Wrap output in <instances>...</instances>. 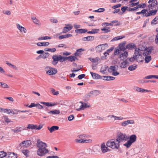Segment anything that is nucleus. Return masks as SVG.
I'll use <instances>...</instances> for the list:
<instances>
[{"label": "nucleus", "mask_w": 158, "mask_h": 158, "mask_svg": "<svg viewBox=\"0 0 158 158\" xmlns=\"http://www.w3.org/2000/svg\"><path fill=\"white\" fill-rule=\"evenodd\" d=\"M129 139V136H127L125 134H123L120 132L118 133L117 136L116 143L114 139H112L110 141H108L106 144L107 147H110L113 149H118L119 147V143L120 142L123 141H127Z\"/></svg>", "instance_id": "1"}, {"label": "nucleus", "mask_w": 158, "mask_h": 158, "mask_svg": "<svg viewBox=\"0 0 158 158\" xmlns=\"http://www.w3.org/2000/svg\"><path fill=\"white\" fill-rule=\"evenodd\" d=\"M137 137L135 135H131L129 137V140H128L127 143L123 144V145L126 147L127 148H129L132 143L135 142L136 140Z\"/></svg>", "instance_id": "2"}, {"label": "nucleus", "mask_w": 158, "mask_h": 158, "mask_svg": "<svg viewBox=\"0 0 158 158\" xmlns=\"http://www.w3.org/2000/svg\"><path fill=\"white\" fill-rule=\"evenodd\" d=\"M48 152V150L46 148H40L38 149L37 151V154L40 156H43Z\"/></svg>", "instance_id": "3"}, {"label": "nucleus", "mask_w": 158, "mask_h": 158, "mask_svg": "<svg viewBox=\"0 0 158 158\" xmlns=\"http://www.w3.org/2000/svg\"><path fill=\"white\" fill-rule=\"evenodd\" d=\"M153 49V47L152 46H150L148 48L146 47L144 48V50H143L142 51L144 52L142 53L144 56H148L151 53Z\"/></svg>", "instance_id": "4"}, {"label": "nucleus", "mask_w": 158, "mask_h": 158, "mask_svg": "<svg viewBox=\"0 0 158 158\" xmlns=\"http://www.w3.org/2000/svg\"><path fill=\"white\" fill-rule=\"evenodd\" d=\"M36 145L39 148H46L47 147V144L41 141L40 139L37 140Z\"/></svg>", "instance_id": "5"}, {"label": "nucleus", "mask_w": 158, "mask_h": 158, "mask_svg": "<svg viewBox=\"0 0 158 158\" xmlns=\"http://www.w3.org/2000/svg\"><path fill=\"white\" fill-rule=\"evenodd\" d=\"M80 102L81 103V105L80 106L79 108L76 109L77 111H78L81 110H84L86 108L90 107V105H88L86 103L83 102L81 101Z\"/></svg>", "instance_id": "6"}, {"label": "nucleus", "mask_w": 158, "mask_h": 158, "mask_svg": "<svg viewBox=\"0 0 158 158\" xmlns=\"http://www.w3.org/2000/svg\"><path fill=\"white\" fill-rule=\"evenodd\" d=\"M49 69L46 72V73L50 75H53L57 73V70L56 69L51 67H48Z\"/></svg>", "instance_id": "7"}, {"label": "nucleus", "mask_w": 158, "mask_h": 158, "mask_svg": "<svg viewBox=\"0 0 158 158\" xmlns=\"http://www.w3.org/2000/svg\"><path fill=\"white\" fill-rule=\"evenodd\" d=\"M124 52L120 54L118 56V58L122 60L126 59L128 55V52L126 51H123Z\"/></svg>", "instance_id": "8"}, {"label": "nucleus", "mask_w": 158, "mask_h": 158, "mask_svg": "<svg viewBox=\"0 0 158 158\" xmlns=\"http://www.w3.org/2000/svg\"><path fill=\"white\" fill-rule=\"evenodd\" d=\"M31 144V141L30 140H27L22 142L19 145L21 147H24L27 148Z\"/></svg>", "instance_id": "9"}, {"label": "nucleus", "mask_w": 158, "mask_h": 158, "mask_svg": "<svg viewBox=\"0 0 158 158\" xmlns=\"http://www.w3.org/2000/svg\"><path fill=\"white\" fill-rule=\"evenodd\" d=\"M60 55H55L52 56L53 60L52 61V63L53 64L55 65L57 64L59 60V58L60 57Z\"/></svg>", "instance_id": "10"}, {"label": "nucleus", "mask_w": 158, "mask_h": 158, "mask_svg": "<svg viewBox=\"0 0 158 158\" xmlns=\"http://www.w3.org/2000/svg\"><path fill=\"white\" fill-rule=\"evenodd\" d=\"M104 46L108 47V44L106 43L105 44H100L96 47V50L97 52H101L102 50H104Z\"/></svg>", "instance_id": "11"}, {"label": "nucleus", "mask_w": 158, "mask_h": 158, "mask_svg": "<svg viewBox=\"0 0 158 158\" xmlns=\"http://www.w3.org/2000/svg\"><path fill=\"white\" fill-rule=\"evenodd\" d=\"M126 44V41H124L120 44L118 45V49L120 51H124L126 50V46L125 45Z\"/></svg>", "instance_id": "12"}, {"label": "nucleus", "mask_w": 158, "mask_h": 158, "mask_svg": "<svg viewBox=\"0 0 158 158\" xmlns=\"http://www.w3.org/2000/svg\"><path fill=\"white\" fill-rule=\"evenodd\" d=\"M140 51L141 50L139 48L138 49L136 48L135 50V52H134V56L135 58L139 59V57L142 56Z\"/></svg>", "instance_id": "13"}, {"label": "nucleus", "mask_w": 158, "mask_h": 158, "mask_svg": "<svg viewBox=\"0 0 158 158\" xmlns=\"http://www.w3.org/2000/svg\"><path fill=\"white\" fill-rule=\"evenodd\" d=\"M127 60H128L129 62H133L135 61V60L138 62H143L142 59L141 60H139V59L135 58L134 56L131 57V58H127Z\"/></svg>", "instance_id": "14"}, {"label": "nucleus", "mask_w": 158, "mask_h": 158, "mask_svg": "<svg viewBox=\"0 0 158 158\" xmlns=\"http://www.w3.org/2000/svg\"><path fill=\"white\" fill-rule=\"evenodd\" d=\"M135 90L137 92H139L141 93H143L144 92H152V91L151 90H148L145 89H144L138 87H136L135 88Z\"/></svg>", "instance_id": "15"}, {"label": "nucleus", "mask_w": 158, "mask_h": 158, "mask_svg": "<svg viewBox=\"0 0 158 158\" xmlns=\"http://www.w3.org/2000/svg\"><path fill=\"white\" fill-rule=\"evenodd\" d=\"M73 26H70L69 27H64L63 28L62 32L60 33V34H61L63 33L68 32L69 31L71 30L73 28Z\"/></svg>", "instance_id": "16"}, {"label": "nucleus", "mask_w": 158, "mask_h": 158, "mask_svg": "<svg viewBox=\"0 0 158 158\" xmlns=\"http://www.w3.org/2000/svg\"><path fill=\"white\" fill-rule=\"evenodd\" d=\"M90 73L93 79H98L102 78V77L98 74L94 73L92 72H90Z\"/></svg>", "instance_id": "17"}, {"label": "nucleus", "mask_w": 158, "mask_h": 158, "mask_svg": "<svg viewBox=\"0 0 158 158\" xmlns=\"http://www.w3.org/2000/svg\"><path fill=\"white\" fill-rule=\"evenodd\" d=\"M134 123L133 120H127L121 123V125L123 127H125L129 124H132Z\"/></svg>", "instance_id": "18"}, {"label": "nucleus", "mask_w": 158, "mask_h": 158, "mask_svg": "<svg viewBox=\"0 0 158 158\" xmlns=\"http://www.w3.org/2000/svg\"><path fill=\"white\" fill-rule=\"evenodd\" d=\"M157 11V10H150L148 14H146L144 15L145 17H148L151 15H156Z\"/></svg>", "instance_id": "19"}, {"label": "nucleus", "mask_w": 158, "mask_h": 158, "mask_svg": "<svg viewBox=\"0 0 158 158\" xmlns=\"http://www.w3.org/2000/svg\"><path fill=\"white\" fill-rule=\"evenodd\" d=\"M102 78L104 80L107 81L110 80H113L115 79V77L110 76H102Z\"/></svg>", "instance_id": "20"}, {"label": "nucleus", "mask_w": 158, "mask_h": 158, "mask_svg": "<svg viewBox=\"0 0 158 158\" xmlns=\"http://www.w3.org/2000/svg\"><path fill=\"white\" fill-rule=\"evenodd\" d=\"M136 47L135 44L132 43H129L126 45V49H127L129 50H132L134 48Z\"/></svg>", "instance_id": "21"}, {"label": "nucleus", "mask_w": 158, "mask_h": 158, "mask_svg": "<svg viewBox=\"0 0 158 158\" xmlns=\"http://www.w3.org/2000/svg\"><path fill=\"white\" fill-rule=\"evenodd\" d=\"M50 133H52L54 131L58 130L59 127L57 126H52L51 127H47Z\"/></svg>", "instance_id": "22"}, {"label": "nucleus", "mask_w": 158, "mask_h": 158, "mask_svg": "<svg viewBox=\"0 0 158 158\" xmlns=\"http://www.w3.org/2000/svg\"><path fill=\"white\" fill-rule=\"evenodd\" d=\"M16 26L18 29L21 32L23 31L24 33H26V32L27 30L25 27L21 26L18 23H17L16 24Z\"/></svg>", "instance_id": "23"}, {"label": "nucleus", "mask_w": 158, "mask_h": 158, "mask_svg": "<svg viewBox=\"0 0 158 158\" xmlns=\"http://www.w3.org/2000/svg\"><path fill=\"white\" fill-rule=\"evenodd\" d=\"M87 31V30L86 29H77L75 30V32L76 33L79 34H82L85 33Z\"/></svg>", "instance_id": "24"}, {"label": "nucleus", "mask_w": 158, "mask_h": 158, "mask_svg": "<svg viewBox=\"0 0 158 158\" xmlns=\"http://www.w3.org/2000/svg\"><path fill=\"white\" fill-rule=\"evenodd\" d=\"M85 51V49L82 48H81L77 50L76 52L74 54L75 56H78L81 55V52Z\"/></svg>", "instance_id": "25"}, {"label": "nucleus", "mask_w": 158, "mask_h": 158, "mask_svg": "<svg viewBox=\"0 0 158 158\" xmlns=\"http://www.w3.org/2000/svg\"><path fill=\"white\" fill-rule=\"evenodd\" d=\"M94 36H88L86 37L83 38L82 40L84 41L93 40H94Z\"/></svg>", "instance_id": "26"}, {"label": "nucleus", "mask_w": 158, "mask_h": 158, "mask_svg": "<svg viewBox=\"0 0 158 158\" xmlns=\"http://www.w3.org/2000/svg\"><path fill=\"white\" fill-rule=\"evenodd\" d=\"M72 35L71 34H67L65 35H61L59 36V40H61L63 39H65L72 36Z\"/></svg>", "instance_id": "27"}, {"label": "nucleus", "mask_w": 158, "mask_h": 158, "mask_svg": "<svg viewBox=\"0 0 158 158\" xmlns=\"http://www.w3.org/2000/svg\"><path fill=\"white\" fill-rule=\"evenodd\" d=\"M100 93V91L97 90H93L90 92V94H91L92 96H96L98 95Z\"/></svg>", "instance_id": "28"}, {"label": "nucleus", "mask_w": 158, "mask_h": 158, "mask_svg": "<svg viewBox=\"0 0 158 158\" xmlns=\"http://www.w3.org/2000/svg\"><path fill=\"white\" fill-rule=\"evenodd\" d=\"M40 103L41 104H42L44 105H45L46 106H54L56 105V103H54L52 104L50 102H40Z\"/></svg>", "instance_id": "29"}, {"label": "nucleus", "mask_w": 158, "mask_h": 158, "mask_svg": "<svg viewBox=\"0 0 158 158\" xmlns=\"http://www.w3.org/2000/svg\"><path fill=\"white\" fill-rule=\"evenodd\" d=\"M40 103L41 104H42L44 105H45L46 106H54L56 105V103H54L52 104L50 102H40Z\"/></svg>", "instance_id": "30"}, {"label": "nucleus", "mask_w": 158, "mask_h": 158, "mask_svg": "<svg viewBox=\"0 0 158 158\" xmlns=\"http://www.w3.org/2000/svg\"><path fill=\"white\" fill-rule=\"evenodd\" d=\"M108 148L106 147L104 143H103L101 145V149L102 150V152L103 153H105L107 152V150Z\"/></svg>", "instance_id": "31"}, {"label": "nucleus", "mask_w": 158, "mask_h": 158, "mask_svg": "<svg viewBox=\"0 0 158 158\" xmlns=\"http://www.w3.org/2000/svg\"><path fill=\"white\" fill-rule=\"evenodd\" d=\"M37 44L39 46H48L49 44V43L48 42H38L37 43Z\"/></svg>", "instance_id": "32"}, {"label": "nucleus", "mask_w": 158, "mask_h": 158, "mask_svg": "<svg viewBox=\"0 0 158 158\" xmlns=\"http://www.w3.org/2000/svg\"><path fill=\"white\" fill-rule=\"evenodd\" d=\"M67 59H68L71 62L75 61V59L78 60V59L76 57L73 56H70L68 57H67Z\"/></svg>", "instance_id": "33"}, {"label": "nucleus", "mask_w": 158, "mask_h": 158, "mask_svg": "<svg viewBox=\"0 0 158 158\" xmlns=\"http://www.w3.org/2000/svg\"><path fill=\"white\" fill-rule=\"evenodd\" d=\"M36 127H37V125H34L33 124H29L28 125L27 128L29 129L33 130L36 129Z\"/></svg>", "instance_id": "34"}, {"label": "nucleus", "mask_w": 158, "mask_h": 158, "mask_svg": "<svg viewBox=\"0 0 158 158\" xmlns=\"http://www.w3.org/2000/svg\"><path fill=\"white\" fill-rule=\"evenodd\" d=\"M137 68V65L136 64H133L130 65L128 68V69L130 71L135 70Z\"/></svg>", "instance_id": "35"}, {"label": "nucleus", "mask_w": 158, "mask_h": 158, "mask_svg": "<svg viewBox=\"0 0 158 158\" xmlns=\"http://www.w3.org/2000/svg\"><path fill=\"white\" fill-rule=\"evenodd\" d=\"M16 129H12L11 130L12 131L14 132V133H18L19 132H21L22 130H23V129L21 127H17L16 128Z\"/></svg>", "instance_id": "36"}, {"label": "nucleus", "mask_w": 158, "mask_h": 158, "mask_svg": "<svg viewBox=\"0 0 158 158\" xmlns=\"http://www.w3.org/2000/svg\"><path fill=\"white\" fill-rule=\"evenodd\" d=\"M50 114H59L60 113L59 110H51L48 112Z\"/></svg>", "instance_id": "37"}, {"label": "nucleus", "mask_w": 158, "mask_h": 158, "mask_svg": "<svg viewBox=\"0 0 158 158\" xmlns=\"http://www.w3.org/2000/svg\"><path fill=\"white\" fill-rule=\"evenodd\" d=\"M99 31V30L98 29H93L92 31L87 32V33L89 34H95L97 33Z\"/></svg>", "instance_id": "38"}, {"label": "nucleus", "mask_w": 158, "mask_h": 158, "mask_svg": "<svg viewBox=\"0 0 158 158\" xmlns=\"http://www.w3.org/2000/svg\"><path fill=\"white\" fill-rule=\"evenodd\" d=\"M78 137L81 139V140L85 139V138H87L89 137V136L85 134H81L78 136Z\"/></svg>", "instance_id": "39"}, {"label": "nucleus", "mask_w": 158, "mask_h": 158, "mask_svg": "<svg viewBox=\"0 0 158 158\" xmlns=\"http://www.w3.org/2000/svg\"><path fill=\"white\" fill-rule=\"evenodd\" d=\"M109 27H104L103 28H102L101 29V30L102 31H105L104 32H103L104 33H107L108 32H110V31L111 30L110 29H109Z\"/></svg>", "instance_id": "40"}, {"label": "nucleus", "mask_w": 158, "mask_h": 158, "mask_svg": "<svg viewBox=\"0 0 158 158\" xmlns=\"http://www.w3.org/2000/svg\"><path fill=\"white\" fill-rule=\"evenodd\" d=\"M151 57L150 56H146L145 58V62L146 63H148L151 60Z\"/></svg>", "instance_id": "41"}, {"label": "nucleus", "mask_w": 158, "mask_h": 158, "mask_svg": "<svg viewBox=\"0 0 158 158\" xmlns=\"http://www.w3.org/2000/svg\"><path fill=\"white\" fill-rule=\"evenodd\" d=\"M44 50L46 51L51 52H53L56 51V49L55 48H46L44 49Z\"/></svg>", "instance_id": "42"}, {"label": "nucleus", "mask_w": 158, "mask_h": 158, "mask_svg": "<svg viewBox=\"0 0 158 158\" xmlns=\"http://www.w3.org/2000/svg\"><path fill=\"white\" fill-rule=\"evenodd\" d=\"M67 57L65 56H62L60 55V57H59V61L60 62H63L65 61H66L67 59Z\"/></svg>", "instance_id": "43"}, {"label": "nucleus", "mask_w": 158, "mask_h": 158, "mask_svg": "<svg viewBox=\"0 0 158 158\" xmlns=\"http://www.w3.org/2000/svg\"><path fill=\"white\" fill-rule=\"evenodd\" d=\"M146 6V4L145 3H141L140 4H138L136 6L137 9L138 8H144Z\"/></svg>", "instance_id": "44"}, {"label": "nucleus", "mask_w": 158, "mask_h": 158, "mask_svg": "<svg viewBox=\"0 0 158 158\" xmlns=\"http://www.w3.org/2000/svg\"><path fill=\"white\" fill-rule=\"evenodd\" d=\"M7 156V153L3 151L0 152V157L3 158Z\"/></svg>", "instance_id": "45"}, {"label": "nucleus", "mask_w": 158, "mask_h": 158, "mask_svg": "<svg viewBox=\"0 0 158 158\" xmlns=\"http://www.w3.org/2000/svg\"><path fill=\"white\" fill-rule=\"evenodd\" d=\"M23 153L26 156L28 157L29 156L28 154L29 152V151L27 150H23L22 151Z\"/></svg>", "instance_id": "46"}, {"label": "nucleus", "mask_w": 158, "mask_h": 158, "mask_svg": "<svg viewBox=\"0 0 158 158\" xmlns=\"http://www.w3.org/2000/svg\"><path fill=\"white\" fill-rule=\"evenodd\" d=\"M51 37L48 36H45L44 37L42 36L41 37H40L38 39V40H46L47 39H51Z\"/></svg>", "instance_id": "47"}, {"label": "nucleus", "mask_w": 158, "mask_h": 158, "mask_svg": "<svg viewBox=\"0 0 158 158\" xmlns=\"http://www.w3.org/2000/svg\"><path fill=\"white\" fill-rule=\"evenodd\" d=\"M112 117L113 118H114L115 120H123V118L122 117H121V116L117 117V116H116L114 115H113L112 116Z\"/></svg>", "instance_id": "48"}, {"label": "nucleus", "mask_w": 158, "mask_h": 158, "mask_svg": "<svg viewBox=\"0 0 158 158\" xmlns=\"http://www.w3.org/2000/svg\"><path fill=\"white\" fill-rule=\"evenodd\" d=\"M51 92L54 95H57L59 94V92L58 91L55 92V89L52 88H51Z\"/></svg>", "instance_id": "49"}, {"label": "nucleus", "mask_w": 158, "mask_h": 158, "mask_svg": "<svg viewBox=\"0 0 158 158\" xmlns=\"http://www.w3.org/2000/svg\"><path fill=\"white\" fill-rule=\"evenodd\" d=\"M110 70L111 71L114 72L116 71V67L115 66H110V68L109 69V70Z\"/></svg>", "instance_id": "50"}, {"label": "nucleus", "mask_w": 158, "mask_h": 158, "mask_svg": "<svg viewBox=\"0 0 158 158\" xmlns=\"http://www.w3.org/2000/svg\"><path fill=\"white\" fill-rule=\"evenodd\" d=\"M1 86L3 88H9V87L8 85L6 83L2 82L1 83Z\"/></svg>", "instance_id": "51"}, {"label": "nucleus", "mask_w": 158, "mask_h": 158, "mask_svg": "<svg viewBox=\"0 0 158 158\" xmlns=\"http://www.w3.org/2000/svg\"><path fill=\"white\" fill-rule=\"evenodd\" d=\"M158 4V2H156V3H152L151 4H150L148 6V7L149 8H150L151 7H154L155 6L157 5Z\"/></svg>", "instance_id": "52"}, {"label": "nucleus", "mask_w": 158, "mask_h": 158, "mask_svg": "<svg viewBox=\"0 0 158 158\" xmlns=\"http://www.w3.org/2000/svg\"><path fill=\"white\" fill-rule=\"evenodd\" d=\"M127 66H128V65L125 63L123 61L121 63L120 67L122 68H125Z\"/></svg>", "instance_id": "53"}, {"label": "nucleus", "mask_w": 158, "mask_h": 158, "mask_svg": "<svg viewBox=\"0 0 158 158\" xmlns=\"http://www.w3.org/2000/svg\"><path fill=\"white\" fill-rule=\"evenodd\" d=\"M89 59L92 62L95 63L98 61V59L97 58L95 59L93 58H89Z\"/></svg>", "instance_id": "54"}, {"label": "nucleus", "mask_w": 158, "mask_h": 158, "mask_svg": "<svg viewBox=\"0 0 158 158\" xmlns=\"http://www.w3.org/2000/svg\"><path fill=\"white\" fill-rule=\"evenodd\" d=\"M120 50H119L118 48L116 49V48L115 49L114 52V55H116L120 53Z\"/></svg>", "instance_id": "55"}, {"label": "nucleus", "mask_w": 158, "mask_h": 158, "mask_svg": "<svg viewBox=\"0 0 158 158\" xmlns=\"http://www.w3.org/2000/svg\"><path fill=\"white\" fill-rule=\"evenodd\" d=\"M5 122L7 123H9L10 122V120L8 118L7 116H3Z\"/></svg>", "instance_id": "56"}, {"label": "nucleus", "mask_w": 158, "mask_h": 158, "mask_svg": "<svg viewBox=\"0 0 158 158\" xmlns=\"http://www.w3.org/2000/svg\"><path fill=\"white\" fill-rule=\"evenodd\" d=\"M158 20V16H156V17L154 18V19L152 20L151 22V24H156V23H155V22Z\"/></svg>", "instance_id": "57"}, {"label": "nucleus", "mask_w": 158, "mask_h": 158, "mask_svg": "<svg viewBox=\"0 0 158 158\" xmlns=\"http://www.w3.org/2000/svg\"><path fill=\"white\" fill-rule=\"evenodd\" d=\"M121 4H118L113 6L112 7V8L114 9H115L117 8L120 7L121 6Z\"/></svg>", "instance_id": "58"}, {"label": "nucleus", "mask_w": 158, "mask_h": 158, "mask_svg": "<svg viewBox=\"0 0 158 158\" xmlns=\"http://www.w3.org/2000/svg\"><path fill=\"white\" fill-rule=\"evenodd\" d=\"M85 76V74H81L79 75L78 77V78L79 79L81 80L84 78Z\"/></svg>", "instance_id": "59"}, {"label": "nucleus", "mask_w": 158, "mask_h": 158, "mask_svg": "<svg viewBox=\"0 0 158 158\" xmlns=\"http://www.w3.org/2000/svg\"><path fill=\"white\" fill-rule=\"evenodd\" d=\"M111 23H116V24L115 25V26H118L120 24V23L118 22V21L117 20H114L113 21H112L111 22Z\"/></svg>", "instance_id": "60"}, {"label": "nucleus", "mask_w": 158, "mask_h": 158, "mask_svg": "<svg viewBox=\"0 0 158 158\" xmlns=\"http://www.w3.org/2000/svg\"><path fill=\"white\" fill-rule=\"evenodd\" d=\"M74 116L73 115L69 116L68 118V120L69 121L72 120L74 118Z\"/></svg>", "instance_id": "61"}, {"label": "nucleus", "mask_w": 158, "mask_h": 158, "mask_svg": "<svg viewBox=\"0 0 158 158\" xmlns=\"http://www.w3.org/2000/svg\"><path fill=\"white\" fill-rule=\"evenodd\" d=\"M36 107H37L38 108L40 109H42L44 108L43 106L40 105L39 103L36 104Z\"/></svg>", "instance_id": "62"}, {"label": "nucleus", "mask_w": 158, "mask_h": 158, "mask_svg": "<svg viewBox=\"0 0 158 158\" xmlns=\"http://www.w3.org/2000/svg\"><path fill=\"white\" fill-rule=\"evenodd\" d=\"M76 142L77 143H84L83 140H81V139H75Z\"/></svg>", "instance_id": "63"}, {"label": "nucleus", "mask_w": 158, "mask_h": 158, "mask_svg": "<svg viewBox=\"0 0 158 158\" xmlns=\"http://www.w3.org/2000/svg\"><path fill=\"white\" fill-rule=\"evenodd\" d=\"M138 10V9L137 8V6H136V7H135L133 8H129V9L128 10H127L129 11H135V10Z\"/></svg>", "instance_id": "64"}]
</instances>
